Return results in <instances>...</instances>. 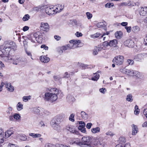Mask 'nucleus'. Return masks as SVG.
<instances>
[{"mask_svg": "<svg viewBox=\"0 0 147 147\" xmlns=\"http://www.w3.org/2000/svg\"><path fill=\"white\" fill-rule=\"evenodd\" d=\"M5 45L4 47L3 48H10V45H9V42L8 41H6L5 42Z\"/></svg>", "mask_w": 147, "mask_h": 147, "instance_id": "49530a36", "label": "nucleus"}, {"mask_svg": "<svg viewBox=\"0 0 147 147\" xmlns=\"http://www.w3.org/2000/svg\"><path fill=\"white\" fill-rule=\"evenodd\" d=\"M99 91L101 93H104L105 91H106V90L105 88H102L100 89Z\"/></svg>", "mask_w": 147, "mask_h": 147, "instance_id": "680f3d73", "label": "nucleus"}, {"mask_svg": "<svg viewBox=\"0 0 147 147\" xmlns=\"http://www.w3.org/2000/svg\"><path fill=\"white\" fill-rule=\"evenodd\" d=\"M96 26L98 28H101L107 30V28L106 25L103 22H100L97 24Z\"/></svg>", "mask_w": 147, "mask_h": 147, "instance_id": "2eb2a0df", "label": "nucleus"}, {"mask_svg": "<svg viewBox=\"0 0 147 147\" xmlns=\"http://www.w3.org/2000/svg\"><path fill=\"white\" fill-rule=\"evenodd\" d=\"M51 90L55 91L54 93H51L50 102H52L55 101L57 99V94H58V90L56 88H53L50 90V91L51 92Z\"/></svg>", "mask_w": 147, "mask_h": 147, "instance_id": "423d86ee", "label": "nucleus"}, {"mask_svg": "<svg viewBox=\"0 0 147 147\" xmlns=\"http://www.w3.org/2000/svg\"><path fill=\"white\" fill-rule=\"evenodd\" d=\"M125 28L127 32L128 33H129L131 30V26H126L125 27Z\"/></svg>", "mask_w": 147, "mask_h": 147, "instance_id": "3c124183", "label": "nucleus"}, {"mask_svg": "<svg viewBox=\"0 0 147 147\" xmlns=\"http://www.w3.org/2000/svg\"><path fill=\"white\" fill-rule=\"evenodd\" d=\"M18 62H22L21 57H19L18 58H16V59L15 60V61L13 62V64L17 65L18 64L17 63Z\"/></svg>", "mask_w": 147, "mask_h": 147, "instance_id": "7c9ffc66", "label": "nucleus"}, {"mask_svg": "<svg viewBox=\"0 0 147 147\" xmlns=\"http://www.w3.org/2000/svg\"><path fill=\"white\" fill-rule=\"evenodd\" d=\"M13 117L14 119H16V120H18L20 119V116L19 114L18 113H15L13 116Z\"/></svg>", "mask_w": 147, "mask_h": 147, "instance_id": "a19ab883", "label": "nucleus"}, {"mask_svg": "<svg viewBox=\"0 0 147 147\" xmlns=\"http://www.w3.org/2000/svg\"><path fill=\"white\" fill-rule=\"evenodd\" d=\"M40 29V31H43L47 32L49 30V26L47 23L42 22L41 23Z\"/></svg>", "mask_w": 147, "mask_h": 147, "instance_id": "0eeeda50", "label": "nucleus"}, {"mask_svg": "<svg viewBox=\"0 0 147 147\" xmlns=\"http://www.w3.org/2000/svg\"><path fill=\"white\" fill-rule=\"evenodd\" d=\"M81 114L82 118L85 119H87L88 117V115L86 114L84 111H82Z\"/></svg>", "mask_w": 147, "mask_h": 147, "instance_id": "393cba45", "label": "nucleus"}, {"mask_svg": "<svg viewBox=\"0 0 147 147\" xmlns=\"http://www.w3.org/2000/svg\"><path fill=\"white\" fill-rule=\"evenodd\" d=\"M85 127L79 126L78 129L79 130H80L82 132L85 133L86 132V128Z\"/></svg>", "mask_w": 147, "mask_h": 147, "instance_id": "2f4dec72", "label": "nucleus"}, {"mask_svg": "<svg viewBox=\"0 0 147 147\" xmlns=\"http://www.w3.org/2000/svg\"><path fill=\"white\" fill-rule=\"evenodd\" d=\"M109 42H108L107 41H105L103 42L102 45L104 47H106L108 46H109Z\"/></svg>", "mask_w": 147, "mask_h": 147, "instance_id": "de8ad7c7", "label": "nucleus"}, {"mask_svg": "<svg viewBox=\"0 0 147 147\" xmlns=\"http://www.w3.org/2000/svg\"><path fill=\"white\" fill-rule=\"evenodd\" d=\"M140 14L143 16L147 15V7H142L141 9Z\"/></svg>", "mask_w": 147, "mask_h": 147, "instance_id": "a211bd4d", "label": "nucleus"}, {"mask_svg": "<svg viewBox=\"0 0 147 147\" xmlns=\"http://www.w3.org/2000/svg\"><path fill=\"white\" fill-rule=\"evenodd\" d=\"M128 24V23L125 22H123L121 23V25L123 26H126Z\"/></svg>", "mask_w": 147, "mask_h": 147, "instance_id": "e2e57ef3", "label": "nucleus"}, {"mask_svg": "<svg viewBox=\"0 0 147 147\" xmlns=\"http://www.w3.org/2000/svg\"><path fill=\"white\" fill-rule=\"evenodd\" d=\"M86 15L88 19H90L92 17V14L89 12L86 13Z\"/></svg>", "mask_w": 147, "mask_h": 147, "instance_id": "79ce46f5", "label": "nucleus"}, {"mask_svg": "<svg viewBox=\"0 0 147 147\" xmlns=\"http://www.w3.org/2000/svg\"><path fill=\"white\" fill-rule=\"evenodd\" d=\"M124 57L121 55L117 56L115 57L113 60V62L119 65H122Z\"/></svg>", "mask_w": 147, "mask_h": 147, "instance_id": "39448f33", "label": "nucleus"}, {"mask_svg": "<svg viewBox=\"0 0 147 147\" xmlns=\"http://www.w3.org/2000/svg\"><path fill=\"white\" fill-rule=\"evenodd\" d=\"M7 90L9 91L10 92H13L14 91V88L13 86L11 85L9 88H8Z\"/></svg>", "mask_w": 147, "mask_h": 147, "instance_id": "864d4df0", "label": "nucleus"}, {"mask_svg": "<svg viewBox=\"0 0 147 147\" xmlns=\"http://www.w3.org/2000/svg\"><path fill=\"white\" fill-rule=\"evenodd\" d=\"M45 10L46 13L49 15L54 14L55 12V10L54 9L53 7L50 8L49 7H47L45 8Z\"/></svg>", "mask_w": 147, "mask_h": 147, "instance_id": "9d476101", "label": "nucleus"}, {"mask_svg": "<svg viewBox=\"0 0 147 147\" xmlns=\"http://www.w3.org/2000/svg\"><path fill=\"white\" fill-rule=\"evenodd\" d=\"M8 146H9L10 147H19V146L16 145L11 143L9 144Z\"/></svg>", "mask_w": 147, "mask_h": 147, "instance_id": "052dcab7", "label": "nucleus"}, {"mask_svg": "<svg viewBox=\"0 0 147 147\" xmlns=\"http://www.w3.org/2000/svg\"><path fill=\"white\" fill-rule=\"evenodd\" d=\"M29 135L34 138H39L41 136V135L39 134H35L33 133H30L29 134Z\"/></svg>", "mask_w": 147, "mask_h": 147, "instance_id": "b1692460", "label": "nucleus"}, {"mask_svg": "<svg viewBox=\"0 0 147 147\" xmlns=\"http://www.w3.org/2000/svg\"><path fill=\"white\" fill-rule=\"evenodd\" d=\"M98 52L97 50H96V48L95 47L93 52V54L94 55H96L98 54Z\"/></svg>", "mask_w": 147, "mask_h": 147, "instance_id": "69168bd1", "label": "nucleus"}, {"mask_svg": "<svg viewBox=\"0 0 147 147\" xmlns=\"http://www.w3.org/2000/svg\"><path fill=\"white\" fill-rule=\"evenodd\" d=\"M41 48H43L44 49L46 50H47L48 49V47L47 46H46L45 45H41Z\"/></svg>", "mask_w": 147, "mask_h": 147, "instance_id": "5fc2aeb1", "label": "nucleus"}, {"mask_svg": "<svg viewBox=\"0 0 147 147\" xmlns=\"http://www.w3.org/2000/svg\"><path fill=\"white\" fill-rule=\"evenodd\" d=\"M5 87L8 89L9 88L10 86H11V84L10 83H6L5 84Z\"/></svg>", "mask_w": 147, "mask_h": 147, "instance_id": "13d9d810", "label": "nucleus"}, {"mask_svg": "<svg viewBox=\"0 0 147 147\" xmlns=\"http://www.w3.org/2000/svg\"><path fill=\"white\" fill-rule=\"evenodd\" d=\"M74 117V114L72 113V114H71L70 115V116L69 117V120L71 121H72V122H74L75 121Z\"/></svg>", "mask_w": 147, "mask_h": 147, "instance_id": "4c0bfd02", "label": "nucleus"}, {"mask_svg": "<svg viewBox=\"0 0 147 147\" xmlns=\"http://www.w3.org/2000/svg\"><path fill=\"white\" fill-rule=\"evenodd\" d=\"M117 40L116 39H114L109 41V46L110 47H115L117 43Z\"/></svg>", "mask_w": 147, "mask_h": 147, "instance_id": "4be33fe9", "label": "nucleus"}, {"mask_svg": "<svg viewBox=\"0 0 147 147\" xmlns=\"http://www.w3.org/2000/svg\"><path fill=\"white\" fill-rule=\"evenodd\" d=\"M31 96H24L23 97V101L24 102H27L28 100L30 99Z\"/></svg>", "mask_w": 147, "mask_h": 147, "instance_id": "c9c22d12", "label": "nucleus"}, {"mask_svg": "<svg viewBox=\"0 0 147 147\" xmlns=\"http://www.w3.org/2000/svg\"><path fill=\"white\" fill-rule=\"evenodd\" d=\"M13 131L10 130H8L7 131L5 132V134L6 135H7V134H8V135L7 136L8 137L10 136L12 134H13Z\"/></svg>", "mask_w": 147, "mask_h": 147, "instance_id": "72a5a7b5", "label": "nucleus"}, {"mask_svg": "<svg viewBox=\"0 0 147 147\" xmlns=\"http://www.w3.org/2000/svg\"><path fill=\"white\" fill-rule=\"evenodd\" d=\"M29 29V27L27 26H24L23 28V30L24 31H26L28 30Z\"/></svg>", "mask_w": 147, "mask_h": 147, "instance_id": "0e129e2a", "label": "nucleus"}, {"mask_svg": "<svg viewBox=\"0 0 147 147\" xmlns=\"http://www.w3.org/2000/svg\"><path fill=\"white\" fill-rule=\"evenodd\" d=\"M121 71L123 73L125 74L131 76H135L136 77L139 78L141 77L140 73L138 71H133L132 70L129 69L124 68L121 70Z\"/></svg>", "mask_w": 147, "mask_h": 147, "instance_id": "7ed1b4c3", "label": "nucleus"}, {"mask_svg": "<svg viewBox=\"0 0 147 147\" xmlns=\"http://www.w3.org/2000/svg\"><path fill=\"white\" fill-rule=\"evenodd\" d=\"M73 48V47H70V45H67L66 46H62L61 49V50L62 52H63V51H65L69 49Z\"/></svg>", "mask_w": 147, "mask_h": 147, "instance_id": "5701e85b", "label": "nucleus"}, {"mask_svg": "<svg viewBox=\"0 0 147 147\" xmlns=\"http://www.w3.org/2000/svg\"><path fill=\"white\" fill-rule=\"evenodd\" d=\"M115 35L117 38L119 39L122 37L123 33L121 31H117L115 33Z\"/></svg>", "mask_w": 147, "mask_h": 147, "instance_id": "aec40b11", "label": "nucleus"}, {"mask_svg": "<svg viewBox=\"0 0 147 147\" xmlns=\"http://www.w3.org/2000/svg\"><path fill=\"white\" fill-rule=\"evenodd\" d=\"M61 122V121L60 118H55L51 120V125L55 130L58 131H60L61 130V129L59 124Z\"/></svg>", "mask_w": 147, "mask_h": 147, "instance_id": "f03ea898", "label": "nucleus"}, {"mask_svg": "<svg viewBox=\"0 0 147 147\" xmlns=\"http://www.w3.org/2000/svg\"><path fill=\"white\" fill-rule=\"evenodd\" d=\"M93 137H90L89 136H84L82 138V141L79 142H77V144L80 146L82 145H86L87 146L92 147L93 146L92 143V140L93 139Z\"/></svg>", "mask_w": 147, "mask_h": 147, "instance_id": "f257e3e1", "label": "nucleus"}, {"mask_svg": "<svg viewBox=\"0 0 147 147\" xmlns=\"http://www.w3.org/2000/svg\"><path fill=\"white\" fill-rule=\"evenodd\" d=\"M132 135H135L138 131V129L136 125L133 124L132 125Z\"/></svg>", "mask_w": 147, "mask_h": 147, "instance_id": "f3484780", "label": "nucleus"}, {"mask_svg": "<svg viewBox=\"0 0 147 147\" xmlns=\"http://www.w3.org/2000/svg\"><path fill=\"white\" fill-rule=\"evenodd\" d=\"M8 41L9 43V45H10L9 46L10 47V48L14 51L16 50L17 47L15 43L14 42L11 41Z\"/></svg>", "mask_w": 147, "mask_h": 147, "instance_id": "6ab92c4d", "label": "nucleus"}, {"mask_svg": "<svg viewBox=\"0 0 147 147\" xmlns=\"http://www.w3.org/2000/svg\"><path fill=\"white\" fill-rule=\"evenodd\" d=\"M33 111L35 113L37 114H40V110L38 108H34V109Z\"/></svg>", "mask_w": 147, "mask_h": 147, "instance_id": "a18cd8bd", "label": "nucleus"}, {"mask_svg": "<svg viewBox=\"0 0 147 147\" xmlns=\"http://www.w3.org/2000/svg\"><path fill=\"white\" fill-rule=\"evenodd\" d=\"M91 131L94 134L98 133L100 131V128L98 127L93 128L91 129Z\"/></svg>", "mask_w": 147, "mask_h": 147, "instance_id": "bb28decb", "label": "nucleus"}, {"mask_svg": "<svg viewBox=\"0 0 147 147\" xmlns=\"http://www.w3.org/2000/svg\"><path fill=\"white\" fill-rule=\"evenodd\" d=\"M11 49L9 48H3V46H0V50L2 51L3 54L5 56L8 55Z\"/></svg>", "mask_w": 147, "mask_h": 147, "instance_id": "6e6552de", "label": "nucleus"}, {"mask_svg": "<svg viewBox=\"0 0 147 147\" xmlns=\"http://www.w3.org/2000/svg\"><path fill=\"white\" fill-rule=\"evenodd\" d=\"M88 65L87 64H84L83 63H80V66L82 68V69H86L87 66H88Z\"/></svg>", "mask_w": 147, "mask_h": 147, "instance_id": "09e8293b", "label": "nucleus"}, {"mask_svg": "<svg viewBox=\"0 0 147 147\" xmlns=\"http://www.w3.org/2000/svg\"><path fill=\"white\" fill-rule=\"evenodd\" d=\"M30 18L29 15L28 14H26L24 15L22 18V20L24 21H26L30 19Z\"/></svg>", "mask_w": 147, "mask_h": 147, "instance_id": "f704fd0d", "label": "nucleus"}, {"mask_svg": "<svg viewBox=\"0 0 147 147\" xmlns=\"http://www.w3.org/2000/svg\"><path fill=\"white\" fill-rule=\"evenodd\" d=\"M70 75V74H69L67 72H66L64 73L63 78H68L69 77Z\"/></svg>", "mask_w": 147, "mask_h": 147, "instance_id": "603ef678", "label": "nucleus"}, {"mask_svg": "<svg viewBox=\"0 0 147 147\" xmlns=\"http://www.w3.org/2000/svg\"><path fill=\"white\" fill-rule=\"evenodd\" d=\"M124 44L126 46L130 48L133 47L134 45L133 40L130 39H128L125 41L124 42Z\"/></svg>", "mask_w": 147, "mask_h": 147, "instance_id": "1a4fd4ad", "label": "nucleus"}, {"mask_svg": "<svg viewBox=\"0 0 147 147\" xmlns=\"http://www.w3.org/2000/svg\"><path fill=\"white\" fill-rule=\"evenodd\" d=\"M54 38L57 40H59L61 39V37L58 35H55L54 36Z\"/></svg>", "mask_w": 147, "mask_h": 147, "instance_id": "338daca9", "label": "nucleus"}, {"mask_svg": "<svg viewBox=\"0 0 147 147\" xmlns=\"http://www.w3.org/2000/svg\"><path fill=\"white\" fill-rule=\"evenodd\" d=\"M114 5V4L113 3H108L105 5V6L106 7L110 8L113 7Z\"/></svg>", "mask_w": 147, "mask_h": 147, "instance_id": "473e14b6", "label": "nucleus"}, {"mask_svg": "<svg viewBox=\"0 0 147 147\" xmlns=\"http://www.w3.org/2000/svg\"><path fill=\"white\" fill-rule=\"evenodd\" d=\"M79 126L85 127V123L84 122L82 121H79Z\"/></svg>", "mask_w": 147, "mask_h": 147, "instance_id": "8fccbe9b", "label": "nucleus"}, {"mask_svg": "<svg viewBox=\"0 0 147 147\" xmlns=\"http://www.w3.org/2000/svg\"><path fill=\"white\" fill-rule=\"evenodd\" d=\"M69 42L70 44L69 45H70V47H72V49H74L76 47L75 44H74V40H71L69 41Z\"/></svg>", "mask_w": 147, "mask_h": 147, "instance_id": "e433bc0d", "label": "nucleus"}, {"mask_svg": "<svg viewBox=\"0 0 147 147\" xmlns=\"http://www.w3.org/2000/svg\"><path fill=\"white\" fill-rule=\"evenodd\" d=\"M92 125V124L91 123H87L86 125V127L88 129H90L91 126Z\"/></svg>", "mask_w": 147, "mask_h": 147, "instance_id": "6e6d98bb", "label": "nucleus"}, {"mask_svg": "<svg viewBox=\"0 0 147 147\" xmlns=\"http://www.w3.org/2000/svg\"><path fill=\"white\" fill-rule=\"evenodd\" d=\"M58 7L59 8V11H57L56 13L61 12L63 9L64 6H63L61 5H59L58 6Z\"/></svg>", "mask_w": 147, "mask_h": 147, "instance_id": "37998d69", "label": "nucleus"}, {"mask_svg": "<svg viewBox=\"0 0 147 147\" xmlns=\"http://www.w3.org/2000/svg\"><path fill=\"white\" fill-rule=\"evenodd\" d=\"M67 99L70 102H73L75 100V98L71 95L68 94L67 97Z\"/></svg>", "mask_w": 147, "mask_h": 147, "instance_id": "a878e982", "label": "nucleus"}, {"mask_svg": "<svg viewBox=\"0 0 147 147\" xmlns=\"http://www.w3.org/2000/svg\"><path fill=\"white\" fill-rule=\"evenodd\" d=\"M40 60L43 62L47 63L50 61V59L47 56H41L40 57Z\"/></svg>", "mask_w": 147, "mask_h": 147, "instance_id": "4468645a", "label": "nucleus"}, {"mask_svg": "<svg viewBox=\"0 0 147 147\" xmlns=\"http://www.w3.org/2000/svg\"><path fill=\"white\" fill-rule=\"evenodd\" d=\"M66 129L71 133L76 134H78V132L74 128V126L70 125H67L66 126Z\"/></svg>", "mask_w": 147, "mask_h": 147, "instance_id": "f8f14e48", "label": "nucleus"}, {"mask_svg": "<svg viewBox=\"0 0 147 147\" xmlns=\"http://www.w3.org/2000/svg\"><path fill=\"white\" fill-rule=\"evenodd\" d=\"M139 5V3L138 2L136 3H134L133 1H127V5L130 6H133L135 5H137L138 6Z\"/></svg>", "mask_w": 147, "mask_h": 147, "instance_id": "412c9836", "label": "nucleus"}, {"mask_svg": "<svg viewBox=\"0 0 147 147\" xmlns=\"http://www.w3.org/2000/svg\"><path fill=\"white\" fill-rule=\"evenodd\" d=\"M126 141L125 138L120 137L119 138V144L116 145L115 147H130V144L129 143L124 144Z\"/></svg>", "mask_w": 147, "mask_h": 147, "instance_id": "20e7f679", "label": "nucleus"}, {"mask_svg": "<svg viewBox=\"0 0 147 147\" xmlns=\"http://www.w3.org/2000/svg\"><path fill=\"white\" fill-rule=\"evenodd\" d=\"M106 134L107 135H109L111 136H113L115 135V134L112 133L111 131L107 132L106 133Z\"/></svg>", "mask_w": 147, "mask_h": 147, "instance_id": "4d7b16f0", "label": "nucleus"}, {"mask_svg": "<svg viewBox=\"0 0 147 147\" xmlns=\"http://www.w3.org/2000/svg\"><path fill=\"white\" fill-rule=\"evenodd\" d=\"M51 93L49 92H46L44 96H43V98L45 101H50L51 98Z\"/></svg>", "mask_w": 147, "mask_h": 147, "instance_id": "9b49d317", "label": "nucleus"}, {"mask_svg": "<svg viewBox=\"0 0 147 147\" xmlns=\"http://www.w3.org/2000/svg\"><path fill=\"white\" fill-rule=\"evenodd\" d=\"M143 114L147 118V109H145L143 111Z\"/></svg>", "mask_w": 147, "mask_h": 147, "instance_id": "774afa93", "label": "nucleus"}, {"mask_svg": "<svg viewBox=\"0 0 147 147\" xmlns=\"http://www.w3.org/2000/svg\"><path fill=\"white\" fill-rule=\"evenodd\" d=\"M23 105L20 102H19L17 105V109L18 111H20L23 109Z\"/></svg>", "mask_w": 147, "mask_h": 147, "instance_id": "c756f323", "label": "nucleus"}, {"mask_svg": "<svg viewBox=\"0 0 147 147\" xmlns=\"http://www.w3.org/2000/svg\"><path fill=\"white\" fill-rule=\"evenodd\" d=\"M101 34L97 32L96 33L94 34L91 35L92 37L93 38H95L99 36Z\"/></svg>", "mask_w": 147, "mask_h": 147, "instance_id": "58836bf2", "label": "nucleus"}, {"mask_svg": "<svg viewBox=\"0 0 147 147\" xmlns=\"http://www.w3.org/2000/svg\"><path fill=\"white\" fill-rule=\"evenodd\" d=\"M126 100L128 101L132 102L133 100L132 94H129L127 95V96Z\"/></svg>", "mask_w": 147, "mask_h": 147, "instance_id": "cd10ccee", "label": "nucleus"}, {"mask_svg": "<svg viewBox=\"0 0 147 147\" xmlns=\"http://www.w3.org/2000/svg\"><path fill=\"white\" fill-rule=\"evenodd\" d=\"M76 36L78 37L82 36V34L81 33L79 32H77L76 33Z\"/></svg>", "mask_w": 147, "mask_h": 147, "instance_id": "bf43d9fd", "label": "nucleus"}, {"mask_svg": "<svg viewBox=\"0 0 147 147\" xmlns=\"http://www.w3.org/2000/svg\"><path fill=\"white\" fill-rule=\"evenodd\" d=\"M127 63L129 65H132L134 64V60L131 59H128L127 61Z\"/></svg>", "mask_w": 147, "mask_h": 147, "instance_id": "c03bdc74", "label": "nucleus"}, {"mask_svg": "<svg viewBox=\"0 0 147 147\" xmlns=\"http://www.w3.org/2000/svg\"><path fill=\"white\" fill-rule=\"evenodd\" d=\"M143 55L142 54H139L136 56L134 58V60L136 61H141L143 58Z\"/></svg>", "mask_w": 147, "mask_h": 147, "instance_id": "ddd939ff", "label": "nucleus"}, {"mask_svg": "<svg viewBox=\"0 0 147 147\" xmlns=\"http://www.w3.org/2000/svg\"><path fill=\"white\" fill-rule=\"evenodd\" d=\"M93 145L95 146H98L99 145H100L101 144L100 142L98 140H96L93 143Z\"/></svg>", "mask_w": 147, "mask_h": 147, "instance_id": "ea45409f", "label": "nucleus"}, {"mask_svg": "<svg viewBox=\"0 0 147 147\" xmlns=\"http://www.w3.org/2000/svg\"><path fill=\"white\" fill-rule=\"evenodd\" d=\"M39 33V32L34 33L33 34V37L35 38L36 41L38 42H40L39 41V39L41 40L42 39L41 37L39 36V34H38Z\"/></svg>", "mask_w": 147, "mask_h": 147, "instance_id": "dca6fc26", "label": "nucleus"}, {"mask_svg": "<svg viewBox=\"0 0 147 147\" xmlns=\"http://www.w3.org/2000/svg\"><path fill=\"white\" fill-rule=\"evenodd\" d=\"M140 30V28L137 26H134L132 28V31L134 33H137Z\"/></svg>", "mask_w": 147, "mask_h": 147, "instance_id": "c85d7f7f", "label": "nucleus"}]
</instances>
